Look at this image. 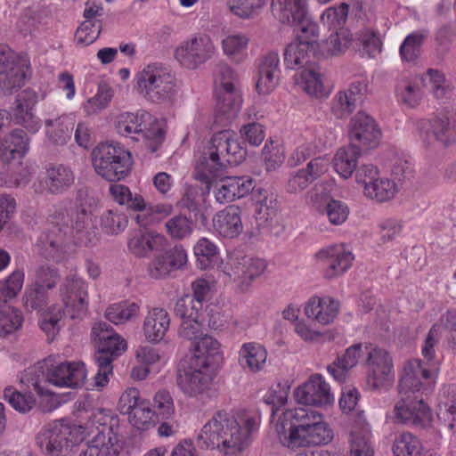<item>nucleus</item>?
Wrapping results in <instances>:
<instances>
[{"label": "nucleus", "mask_w": 456, "mask_h": 456, "mask_svg": "<svg viewBox=\"0 0 456 456\" xmlns=\"http://www.w3.org/2000/svg\"><path fill=\"white\" fill-rule=\"evenodd\" d=\"M47 190L51 193H61L74 183V175L72 171L62 166L52 167L47 169L46 176Z\"/></svg>", "instance_id": "4c0bfd02"}, {"label": "nucleus", "mask_w": 456, "mask_h": 456, "mask_svg": "<svg viewBox=\"0 0 456 456\" xmlns=\"http://www.w3.org/2000/svg\"><path fill=\"white\" fill-rule=\"evenodd\" d=\"M240 357V360H245V363L241 362L243 366L248 367L253 372H256L264 368L267 352L263 346L257 343H246L241 346Z\"/></svg>", "instance_id": "a19ab883"}, {"label": "nucleus", "mask_w": 456, "mask_h": 456, "mask_svg": "<svg viewBox=\"0 0 456 456\" xmlns=\"http://www.w3.org/2000/svg\"><path fill=\"white\" fill-rule=\"evenodd\" d=\"M299 41H294L289 44L284 50V63L289 69H305L311 63V54H314L317 48L315 41H311L312 35L302 34L299 36Z\"/></svg>", "instance_id": "5701e85b"}, {"label": "nucleus", "mask_w": 456, "mask_h": 456, "mask_svg": "<svg viewBox=\"0 0 456 456\" xmlns=\"http://www.w3.org/2000/svg\"><path fill=\"white\" fill-rule=\"evenodd\" d=\"M91 158L97 175L109 182H118L126 178L133 166L130 151L118 142L99 143L93 149Z\"/></svg>", "instance_id": "20e7f679"}, {"label": "nucleus", "mask_w": 456, "mask_h": 456, "mask_svg": "<svg viewBox=\"0 0 456 456\" xmlns=\"http://www.w3.org/2000/svg\"><path fill=\"white\" fill-rule=\"evenodd\" d=\"M363 86L360 82L353 83L350 86L339 91L332 102L331 112L337 118L348 117L362 101Z\"/></svg>", "instance_id": "c85d7f7f"}, {"label": "nucleus", "mask_w": 456, "mask_h": 456, "mask_svg": "<svg viewBox=\"0 0 456 456\" xmlns=\"http://www.w3.org/2000/svg\"><path fill=\"white\" fill-rule=\"evenodd\" d=\"M351 42L352 35L347 29L340 28L336 32L330 34L328 39L317 45V46L321 54L323 57L329 58L344 53L350 46Z\"/></svg>", "instance_id": "e433bc0d"}, {"label": "nucleus", "mask_w": 456, "mask_h": 456, "mask_svg": "<svg viewBox=\"0 0 456 456\" xmlns=\"http://www.w3.org/2000/svg\"><path fill=\"white\" fill-rule=\"evenodd\" d=\"M4 397L16 411L22 413L30 411L35 404L32 395L21 394L12 387L4 389Z\"/></svg>", "instance_id": "e2e57ef3"}, {"label": "nucleus", "mask_w": 456, "mask_h": 456, "mask_svg": "<svg viewBox=\"0 0 456 456\" xmlns=\"http://www.w3.org/2000/svg\"><path fill=\"white\" fill-rule=\"evenodd\" d=\"M272 9L281 23L306 36L318 35L317 25L307 15L306 0H272Z\"/></svg>", "instance_id": "9d476101"}, {"label": "nucleus", "mask_w": 456, "mask_h": 456, "mask_svg": "<svg viewBox=\"0 0 456 456\" xmlns=\"http://www.w3.org/2000/svg\"><path fill=\"white\" fill-rule=\"evenodd\" d=\"M224 180L235 199L245 197L254 189L252 179L247 176L224 177Z\"/></svg>", "instance_id": "774afa93"}, {"label": "nucleus", "mask_w": 456, "mask_h": 456, "mask_svg": "<svg viewBox=\"0 0 456 456\" xmlns=\"http://www.w3.org/2000/svg\"><path fill=\"white\" fill-rule=\"evenodd\" d=\"M24 281V273L21 271H14L4 282H0V303H8L16 297L21 290Z\"/></svg>", "instance_id": "bf43d9fd"}, {"label": "nucleus", "mask_w": 456, "mask_h": 456, "mask_svg": "<svg viewBox=\"0 0 456 456\" xmlns=\"http://www.w3.org/2000/svg\"><path fill=\"white\" fill-rule=\"evenodd\" d=\"M202 305L195 301L191 295H184L179 298L175 306V314L182 322L186 320L199 319L200 310Z\"/></svg>", "instance_id": "680f3d73"}, {"label": "nucleus", "mask_w": 456, "mask_h": 456, "mask_svg": "<svg viewBox=\"0 0 456 456\" xmlns=\"http://www.w3.org/2000/svg\"><path fill=\"white\" fill-rule=\"evenodd\" d=\"M362 354V345H353L349 346L342 355H338L335 361L327 366V370L334 379L338 382H344L349 370L357 365Z\"/></svg>", "instance_id": "473e14b6"}, {"label": "nucleus", "mask_w": 456, "mask_h": 456, "mask_svg": "<svg viewBox=\"0 0 456 456\" xmlns=\"http://www.w3.org/2000/svg\"><path fill=\"white\" fill-rule=\"evenodd\" d=\"M60 281L59 269L54 265L44 263L37 265L33 271L32 284L47 291L54 289Z\"/></svg>", "instance_id": "a18cd8bd"}, {"label": "nucleus", "mask_w": 456, "mask_h": 456, "mask_svg": "<svg viewBox=\"0 0 456 456\" xmlns=\"http://www.w3.org/2000/svg\"><path fill=\"white\" fill-rule=\"evenodd\" d=\"M349 5L341 3L338 6L327 8L321 16V21L329 28H341L348 16Z\"/></svg>", "instance_id": "052dcab7"}, {"label": "nucleus", "mask_w": 456, "mask_h": 456, "mask_svg": "<svg viewBox=\"0 0 456 456\" xmlns=\"http://www.w3.org/2000/svg\"><path fill=\"white\" fill-rule=\"evenodd\" d=\"M170 318L163 308H153L143 322V332L148 341L158 343L163 339L169 329Z\"/></svg>", "instance_id": "72a5a7b5"}, {"label": "nucleus", "mask_w": 456, "mask_h": 456, "mask_svg": "<svg viewBox=\"0 0 456 456\" xmlns=\"http://www.w3.org/2000/svg\"><path fill=\"white\" fill-rule=\"evenodd\" d=\"M397 193L395 183L388 178L379 177L372 183L364 188L367 198L377 202H385L392 200Z\"/></svg>", "instance_id": "79ce46f5"}, {"label": "nucleus", "mask_w": 456, "mask_h": 456, "mask_svg": "<svg viewBox=\"0 0 456 456\" xmlns=\"http://www.w3.org/2000/svg\"><path fill=\"white\" fill-rule=\"evenodd\" d=\"M325 213L331 224L340 225L347 219L349 209L344 202L330 199L326 203Z\"/></svg>", "instance_id": "69168bd1"}, {"label": "nucleus", "mask_w": 456, "mask_h": 456, "mask_svg": "<svg viewBox=\"0 0 456 456\" xmlns=\"http://www.w3.org/2000/svg\"><path fill=\"white\" fill-rule=\"evenodd\" d=\"M0 159L4 162L20 159L29 148V138L22 129H14L0 143Z\"/></svg>", "instance_id": "7c9ffc66"}, {"label": "nucleus", "mask_w": 456, "mask_h": 456, "mask_svg": "<svg viewBox=\"0 0 456 456\" xmlns=\"http://www.w3.org/2000/svg\"><path fill=\"white\" fill-rule=\"evenodd\" d=\"M110 192L118 204L126 206L130 210H142L145 207L143 198L140 194H133L129 188L123 184H111Z\"/></svg>", "instance_id": "864d4df0"}, {"label": "nucleus", "mask_w": 456, "mask_h": 456, "mask_svg": "<svg viewBox=\"0 0 456 456\" xmlns=\"http://www.w3.org/2000/svg\"><path fill=\"white\" fill-rule=\"evenodd\" d=\"M432 371L420 360L409 361L398 386L399 400L394 407L395 418L401 423L425 428L432 421V412L419 392L421 379H428Z\"/></svg>", "instance_id": "f03ea898"}, {"label": "nucleus", "mask_w": 456, "mask_h": 456, "mask_svg": "<svg viewBox=\"0 0 456 456\" xmlns=\"http://www.w3.org/2000/svg\"><path fill=\"white\" fill-rule=\"evenodd\" d=\"M332 439V429L325 420H322L310 427V428L296 433L292 436H281V444L294 450L299 447L325 445L330 443Z\"/></svg>", "instance_id": "6ab92c4d"}, {"label": "nucleus", "mask_w": 456, "mask_h": 456, "mask_svg": "<svg viewBox=\"0 0 456 456\" xmlns=\"http://www.w3.org/2000/svg\"><path fill=\"white\" fill-rule=\"evenodd\" d=\"M46 379L56 387L77 388L86 381V370L83 362H61L48 371Z\"/></svg>", "instance_id": "412c9836"}, {"label": "nucleus", "mask_w": 456, "mask_h": 456, "mask_svg": "<svg viewBox=\"0 0 456 456\" xmlns=\"http://www.w3.org/2000/svg\"><path fill=\"white\" fill-rule=\"evenodd\" d=\"M246 153V150L233 138L231 130L217 132L196 166L195 177L202 183L220 178L228 165L240 164Z\"/></svg>", "instance_id": "7ed1b4c3"}, {"label": "nucleus", "mask_w": 456, "mask_h": 456, "mask_svg": "<svg viewBox=\"0 0 456 456\" xmlns=\"http://www.w3.org/2000/svg\"><path fill=\"white\" fill-rule=\"evenodd\" d=\"M319 257L326 260L327 268L324 275L327 279H333L343 274L352 265L354 256L346 251L342 245H334L322 249Z\"/></svg>", "instance_id": "a878e982"}, {"label": "nucleus", "mask_w": 456, "mask_h": 456, "mask_svg": "<svg viewBox=\"0 0 456 456\" xmlns=\"http://www.w3.org/2000/svg\"><path fill=\"white\" fill-rule=\"evenodd\" d=\"M70 435L69 426L54 422L37 435V444L49 456H69L73 446Z\"/></svg>", "instance_id": "2eb2a0df"}, {"label": "nucleus", "mask_w": 456, "mask_h": 456, "mask_svg": "<svg viewBox=\"0 0 456 456\" xmlns=\"http://www.w3.org/2000/svg\"><path fill=\"white\" fill-rule=\"evenodd\" d=\"M189 357L203 358L208 367L221 359L220 343L214 338L205 335L195 344L194 353Z\"/></svg>", "instance_id": "09e8293b"}, {"label": "nucleus", "mask_w": 456, "mask_h": 456, "mask_svg": "<svg viewBox=\"0 0 456 456\" xmlns=\"http://www.w3.org/2000/svg\"><path fill=\"white\" fill-rule=\"evenodd\" d=\"M68 240V232L57 224L52 225L40 236L37 247L45 258L60 262L66 253Z\"/></svg>", "instance_id": "4be33fe9"}, {"label": "nucleus", "mask_w": 456, "mask_h": 456, "mask_svg": "<svg viewBox=\"0 0 456 456\" xmlns=\"http://www.w3.org/2000/svg\"><path fill=\"white\" fill-rule=\"evenodd\" d=\"M263 5V0H232L229 8L234 15L248 19L256 14Z\"/></svg>", "instance_id": "0e129e2a"}, {"label": "nucleus", "mask_w": 456, "mask_h": 456, "mask_svg": "<svg viewBox=\"0 0 456 456\" xmlns=\"http://www.w3.org/2000/svg\"><path fill=\"white\" fill-rule=\"evenodd\" d=\"M259 417L245 410L216 411L201 428L197 442L200 448L217 450L226 455L243 451L256 431Z\"/></svg>", "instance_id": "f257e3e1"}, {"label": "nucleus", "mask_w": 456, "mask_h": 456, "mask_svg": "<svg viewBox=\"0 0 456 456\" xmlns=\"http://www.w3.org/2000/svg\"><path fill=\"white\" fill-rule=\"evenodd\" d=\"M329 169V160L323 157L312 159L304 168L289 174L286 182V191L290 194H297L305 191L316 179Z\"/></svg>", "instance_id": "a211bd4d"}, {"label": "nucleus", "mask_w": 456, "mask_h": 456, "mask_svg": "<svg viewBox=\"0 0 456 456\" xmlns=\"http://www.w3.org/2000/svg\"><path fill=\"white\" fill-rule=\"evenodd\" d=\"M87 284L82 279L67 276L60 287V295L71 319L81 317L88 305Z\"/></svg>", "instance_id": "f3484780"}, {"label": "nucleus", "mask_w": 456, "mask_h": 456, "mask_svg": "<svg viewBox=\"0 0 456 456\" xmlns=\"http://www.w3.org/2000/svg\"><path fill=\"white\" fill-rule=\"evenodd\" d=\"M324 420L322 414L305 407L286 410L276 423L279 440L281 436H292Z\"/></svg>", "instance_id": "ddd939ff"}, {"label": "nucleus", "mask_w": 456, "mask_h": 456, "mask_svg": "<svg viewBox=\"0 0 456 456\" xmlns=\"http://www.w3.org/2000/svg\"><path fill=\"white\" fill-rule=\"evenodd\" d=\"M115 357L113 354L97 349L94 354L97 373L94 378V387L100 390L109 383V375L112 373V362Z\"/></svg>", "instance_id": "603ef678"}, {"label": "nucleus", "mask_w": 456, "mask_h": 456, "mask_svg": "<svg viewBox=\"0 0 456 456\" xmlns=\"http://www.w3.org/2000/svg\"><path fill=\"white\" fill-rule=\"evenodd\" d=\"M215 231L224 238L234 239L243 232L242 209L236 205L227 206L213 218Z\"/></svg>", "instance_id": "b1692460"}, {"label": "nucleus", "mask_w": 456, "mask_h": 456, "mask_svg": "<svg viewBox=\"0 0 456 456\" xmlns=\"http://www.w3.org/2000/svg\"><path fill=\"white\" fill-rule=\"evenodd\" d=\"M31 75L30 61L25 55L16 54L8 45H0V90L12 93L22 86Z\"/></svg>", "instance_id": "1a4fd4ad"}, {"label": "nucleus", "mask_w": 456, "mask_h": 456, "mask_svg": "<svg viewBox=\"0 0 456 456\" xmlns=\"http://www.w3.org/2000/svg\"><path fill=\"white\" fill-rule=\"evenodd\" d=\"M425 37L422 32H413L405 37L399 50L403 61L414 62L419 58Z\"/></svg>", "instance_id": "13d9d810"}, {"label": "nucleus", "mask_w": 456, "mask_h": 456, "mask_svg": "<svg viewBox=\"0 0 456 456\" xmlns=\"http://www.w3.org/2000/svg\"><path fill=\"white\" fill-rule=\"evenodd\" d=\"M295 82L311 97L321 99L328 95L323 86L322 76L314 64L296 74Z\"/></svg>", "instance_id": "f704fd0d"}, {"label": "nucleus", "mask_w": 456, "mask_h": 456, "mask_svg": "<svg viewBox=\"0 0 456 456\" xmlns=\"http://www.w3.org/2000/svg\"><path fill=\"white\" fill-rule=\"evenodd\" d=\"M249 37L242 33L228 35L222 40V49L224 53L232 61L240 63L241 62L246 54Z\"/></svg>", "instance_id": "37998d69"}, {"label": "nucleus", "mask_w": 456, "mask_h": 456, "mask_svg": "<svg viewBox=\"0 0 456 456\" xmlns=\"http://www.w3.org/2000/svg\"><path fill=\"white\" fill-rule=\"evenodd\" d=\"M215 53V45L207 35H200L183 42L175 50V58L181 65L194 69L209 60Z\"/></svg>", "instance_id": "4468645a"}, {"label": "nucleus", "mask_w": 456, "mask_h": 456, "mask_svg": "<svg viewBox=\"0 0 456 456\" xmlns=\"http://www.w3.org/2000/svg\"><path fill=\"white\" fill-rule=\"evenodd\" d=\"M280 59L277 53L271 52L262 60L258 69V79L256 85L259 94H267L279 83Z\"/></svg>", "instance_id": "cd10ccee"}, {"label": "nucleus", "mask_w": 456, "mask_h": 456, "mask_svg": "<svg viewBox=\"0 0 456 456\" xmlns=\"http://www.w3.org/2000/svg\"><path fill=\"white\" fill-rule=\"evenodd\" d=\"M150 118V115L145 112L121 113L117 117L116 129L122 136L131 137L135 141L142 137L149 141V147L154 152L163 142L166 132L157 122L151 124L148 127L146 121Z\"/></svg>", "instance_id": "6e6552de"}, {"label": "nucleus", "mask_w": 456, "mask_h": 456, "mask_svg": "<svg viewBox=\"0 0 456 456\" xmlns=\"http://www.w3.org/2000/svg\"><path fill=\"white\" fill-rule=\"evenodd\" d=\"M47 135L55 145H64L71 138L74 123L68 118L47 120Z\"/></svg>", "instance_id": "de8ad7c7"}, {"label": "nucleus", "mask_w": 456, "mask_h": 456, "mask_svg": "<svg viewBox=\"0 0 456 456\" xmlns=\"http://www.w3.org/2000/svg\"><path fill=\"white\" fill-rule=\"evenodd\" d=\"M139 309L136 303L123 301L110 305L105 311V317L114 324H123L137 317Z\"/></svg>", "instance_id": "49530a36"}, {"label": "nucleus", "mask_w": 456, "mask_h": 456, "mask_svg": "<svg viewBox=\"0 0 456 456\" xmlns=\"http://www.w3.org/2000/svg\"><path fill=\"white\" fill-rule=\"evenodd\" d=\"M126 224L127 217L117 211L108 210L102 216V226L108 233H118L126 228Z\"/></svg>", "instance_id": "338daca9"}, {"label": "nucleus", "mask_w": 456, "mask_h": 456, "mask_svg": "<svg viewBox=\"0 0 456 456\" xmlns=\"http://www.w3.org/2000/svg\"><path fill=\"white\" fill-rule=\"evenodd\" d=\"M164 235L150 231H135L127 241L128 250L136 257H148L151 252L164 249Z\"/></svg>", "instance_id": "393cba45"}, {"label": "nucleus", "mask_w": 456, "mask_h": 456, "mask_svg": "<svg viewBox=\"0 0 456 456\" xmlns=\"http://www.w3.org/2000/svg\"><path fill=\"white\" fill-rule=\"evenodd\" d=\"M215 81L221 87L216 94V122L226 124L237 117L242 102L239 91L240 80L230 66L221 63L217 66Z\"/></svg>", "instance_id": "423d86ee"}, {"label": "nucleus", "mask_w": 456, "mask_h": 456, "mask_svg": "<svg viewBox=\"0 0 456 456\" xmlns=\"http://www.w3.org/2000/svg\"><path fill=\"white\" fill-rule=\"evenodd\" d=\"M265 267L266 265L262 259L234 255L224 267V273L240 291L244 292L250 288L255 279L264 273Z\"/></svg>", "instance_id": "f8f14e48"}, {"label": "nucleus", "mask_w": 456, "mask_h": 456, "mask_svg": "<svg viewBox=\"0 0 456 456\" xmlns=\"http://www.w3.org/2000/svg\"><path fill=\"white\" fill-rule=\"evenodd\" d=\"M22 301L26 310L41 312L48 304V291L31 284L26 288Z\"/></svg>", "instance_id": "4d7b16f0"}, {"label": "nucleus", "mask_w": 456, "mask_h": 456, "mask_svg": "<svg viewBox=\"0 0 456 456\" xmlns=\"http://www.w3.org/2000/svg\"><path fill=\"white\" fill-rule=\"evenodd\" d=\"M362 151L355 144H349L338 150L333 158V166L336 172L343 178L351 177L356 170L357 159Z\"/></svg>", "instance_id": "c9c22d12"}, {"label": "nucleus", "mask_w": 456, "mask_h": 456, "mask_svg": "<svg viewBox=\"0 0 456 456\" xmlns=\"http://www.w3.org/2000/svg\"><path fill=\"white\" fill-rule=\"evenodd\" d=\"M136 86L147 101L159 104H172L177 94L173 76L156 64L146 66L136 75Z\"/></svg>", "instance_id": "39448f33"}, {"label": "nucleus", "mask_w": 456, "mask_h": 456, "mask_svg": "<svg viewBox=\"0 0 456 456\" xmlns=\"http://www.w3.org/2000/svg\"><path fill=\"white\" fill-rule=\"evenodd\" d=\"M213 378V371L205 359L185 357L179 363L176 382L184 395L195 397L210 389Z\"/></svg>", "instance_id": "0eeeda50"}, {"label": "nucleus", "mask_w": 456, "mask_h": 456, "mask_svg": "<svg viewBox=\"0 0 456 456\" xmlns=\"http://www.w3.org/2000/svg\"><path fill=\"white\" fill-rule=\"evenodd\" d=\"M350 144L362 151L376 148L381 138V131L376 121L363 111H358L350 121Z\"/></svg>", "instance_id": "dca6fc26"}, {"label": "nucleus", "mask_w": 456, "mask_h": 456, "mask_svg": "<svg viewBox=\"0 0 456 456\" xmlns=\"http://www.w3.org/2000/svg\"><path fill=\"white\" fill-rule=\"evenodd\" d=\"M259 194L263 196L257 200V208L255 218L258 227L269 226L277 216L278 202L273 194L267 195L266 191L259 190Z\"/></svg>", "instance_id": "ea45409f"}, {"label": "nucleus", "mask_w": 456, "mask_h": 456, "mask_svg": "<svg viewBox=\"0 0 456 456\" xmlns=\"http://www.w3.org/2000/svg\"><path fill=\"white\" fill-rule=\"evenodd\" d=\"M392 451L394 456H426L420 440L409 432L395 436Z\"/></svg>", "instance_id": "58836bf2"}, {"label": "nucleus", "mask_w": 456, "mask_h": 456, "mask_svg": "<svg viewBox=\"0 0 456 456\" xmlns=\"http://www.w3.org/2000/svg\"><path fill=\"white\" fill-rule=\"evenodd\" d=\"M368 385L374 390L387 388L395 380L394 364L390 354L382 348L365 346Z\"/></svg>", "instance_id": "9b49d317"}, {"label": "nucleus", "mask_w": 456, "mask_h": 456, "mask_svg": "<svg viewBox=\"0 0 456 456\" xmlns=\"http://www.w3.org/2000/svg\"><path fill=\"white\" fill-rule=\"evenodd\" d=\"M70 222V228L66 227L64 231H67L68 233L71 232L75 237H77L79 243L87 245L94 241L95 232L91 213L87 212L85 208H77L71 212Z\"/></svg>", "instance_id": "2f4dec72"}, {"label": "nucleus", "mask_w": 456, "mask_h": 456, "mask_svg": "<svg viewBox=\"0 0 456 456\" xmlns=\"http://www.w3.org/2000/svg\"><path fill=\"white\" fill-rule=\"evenodd\" d=\"M430 131L436 140L444 146H448L456 141V132L449 118L444 115L436 116L428 121Z\"/></svg>", "instance_id": "c03bdc74"}, {"label": "nucleus", "mask_w": 456, "mask_h": 456, "mask_svg": "<svg viewBox=\"0 0 456 456\" xmlns=\"http://www.w3.org/2000/svg\"><path fill=\"white\" fill-rule=\"evenodd\" d=\"M195 226L196 223L191 217L183 214L174 216L165 224L167 232L175 240H184L190 237Z\"/></svg>", "instance_id": "8fccbe9b"}, {"label": "nucleus", "mask_w": 456, "mask_h": 456, "mask_svg": "<svg viewBox=\"0 0 456 456\" xmlns=\"http://www.w3.org/2000/svg\"><path fill=\"white\" fill-rule=\"evenodd\" d=\"M297 401L305 405L323 406L333 401L330 385L321 374H314L295 392Z\"/></svg>", "instance_id": "aec40b11"}, {"label": "nucleus", "mask_w": 456, "mask_h": 456, "mask_svg": "<svg viewBox=\"0 0 456 456\" xmlns=\"http://www.w3.org/2000/svg\"><path fill=\"white\" fill-rule=\"evenodd\" d=\"M22 317L20 313L8 303H0V335L7 336L20 328Z\"/></svg>", "instance_id": "5fc2aeb1"}, {"label": "nucleus", "mask_w": 456, "mask_h": 456, "mask_svg": "<svg viewBox=\"0 0 456 456\" xmlns=\"http://www.w3.org/2000/svg\"><path fill=\"white\" fill-rule=\"evenodd\" d=\"M113 95L114 91L108 84L100 83L96 94L84 104L85 112L88 116L99 113L109 106Z\"/></svg>", "instance_id": "3c124183"}, {"label": "nucleus", "mask_w": 456, "mask_h": 456, "mask_svg": "<svg viewBox=\"0 0 456 456\" xmlns=\"http://www.w3.org/2000/svg\"><path fill=\"white\" fill-rule=\"evenodd\" d=\"M339 302L330 297H311L305 306V314L322 325H328L336 319Z\"/></svg>", "instance_id": "bb28decb"}, {"label": "nucleus", "mask_w": 456, "mask_h": 456, "mask_svg": "<svg viewBox=\"0 0 456 456\" xmlns=\"http://www.w3.org/2000/svg\"><path fill=\"white\" fill-rule=\"evenodd\" d=\"M117 444L118 437L113 429L104 428L88 442L86 448L83 449L78 456H117Z\"/></svg>", "instance_id": "c756f323"}, {"label": "nucleus", "mask_w": 456, "mask_h": 456, "mask_svg": "<svg viewBox=\"0 0 456 456\" xmlns=\"http://www.w3.org/2000/svg\"><path fill=\"white\" fill-rule=\"evenodd\" d=\"M129 422L132 426L141 430H147L154 426L156 412H154L146 400L133 410L129 415Z\"/></svg>", "instance_id": "6e6d98bb"}]
</instances>
